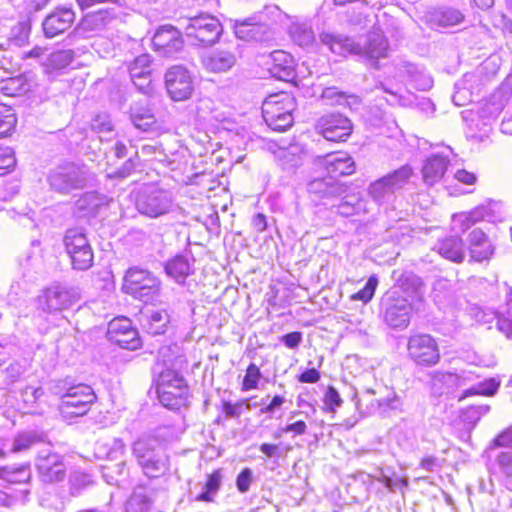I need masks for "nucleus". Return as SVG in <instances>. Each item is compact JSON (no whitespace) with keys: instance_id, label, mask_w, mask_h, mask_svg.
<instances>
[{"instance_id":"cd10ccee","label":"nucleus","mask_w":512,"mask_h":512,"mask_svg":"<svg viewBox=\"0 0 512 512\" xmlns=\"http://www.w3.org/2000/svg\"><path fill=\"white\" fill-rule=\"evenodd\" d=\"M319 38L321 43L327 46L331 52L341 56L356 55V50L359 49L358 43L353 39L340 34L322 32Z\"/></svg>"},{"instance_id":"b1692460","label":"nucleus","mask_w":512,"mask_h":512,"mask_svg":"<svg viewBox=\"0 0 512 512\" xmlns=\"http://www.w3.org/2000/svg\"><path fill=\"white\" fill-rule=\"evenodd\" d=\"M468 242L471 259L476 262L488 260L494 254L495 246L480 228H475L469 233Z\"/></svg>"},{"instance_id":"3c124183","label":"nucleus","mask_w":512,"mask_h":512,"mask_svg":"<svg viewBox=\"0 0 512 512\" xmlns=\"http://www.w3.org/2000/svg\"><path fill=\"white\" fill-rule=\"evenodd\" d=\"M30 32H31V25H30L29 21L18 22L15 26L12 27L10 34H9V40L15 46L21 47L28 42Z\"/></svg>"},{"instance_id":"bb28decb","label":"nucleus","mask_w":512,"mask_h":512,"mask_svg":"<svg viewBox=\"0 0 512 512\" xmlns=\"http://www.w3.org/2000/svg\"><path fill=\"white\" fill-rule=\"evenodd\" d=\"M434 250L445 259L455 263H461L465 258L463 240L455 235L439 239L434 246Z\"/></svg>"},{"instance_id":"7c9ffc66","label":"nucleus","mask_w":512,"mask_h":512,"mask_svg":"<svg viewBox=\"0 0 512 512\" xmlns=\"http://www.w3.org/2000/svg\"><path fill=\"white\" fill-rule=\"evenodd\" d=\"M273 63L269 68L271 75L282 81H290L295 77V68L292 57L284 51H274Z\"/></svg>"},{"instance_id":"69168bd1","label":"nucleus","mask_w":512,"mask_h":512,"mask_svg":"<svg viewBox=\"0 0 512 512\" xmlns=\"http://www.w3.org/2000/svg\"><path fill=\"white\" fill-rule=\"evenodd\" d=\"M140 159L138 151H134L133 154L128 156V159L115 171V176L120 178H126L131 175L139 165Z\"/></svg>"},{"instance_id":"393cba45","label":"nucleus","mask_w":512,"mask_h":512,"mask_svg":"<svg viewBox=\"0 0 512 512\" xmlns=\"http://www.w3.org/2000/svg\"><path fill=\"white\" fill-rule=\"evenodd\" d=\"M324 165L330 177L351 175L355 172V163L351 156L343 152L331 153L325 156Z\"/></svg>"},{"instance_id":"680f3d73","label":"nucleus","mask_w":512,"mask_h":512,"mask_svg":"<svg viewBox=\"0 0 512 512\" xmlns=\"http://www.w3.org/2000/svg\"><path fill=\"white\" fill-rule=\"evenodd\" d=\"M361 209L360 199L353 195L345 197L338 205L337 212L342 216H351L359 212Z\"/></svg>"},{"instance_id":"f704fd0d","label":"nucleus","mask_w":512,"mask_h":512,"mask_svg":"<svg viewBox=\"0 0 512 512\" xmlns=\"http://www.w3.org/2000/svg\"><path fill=\"white\" fill-rule=\"evenodd\" d=\"M130 119L134 127L141 131H149L156 124V117L152 110L138 103L131 106Z\"/></svg>"},{"instance_id":"79ce46f5","label":"nucleus","mask_w":512,"mask_h":512,"mask_svg":"<svg viewBox=\"0 0 512 512\" xmlns=\"http://www.w3.org/2000/svg\"><path fill=\"white\" fill-rule=\"evenodd\" d=\"M411 232L412 229L407 223L398 220L386 228L384 239L397 244L407 243L411 238Z\"/></svg>"},{"instance_id":"9b49d317","label":"nucleus","mask_w":512,"mask_h":512,"mask_svg":"<svg viewBox=\"0 0 512 512\" xmlns=\"http://www.w3.org/2000/svg\"><path fill=\"white\" fill-rule=\"evenodd\" d=\"M79 299V295L73 287L54 284L46 288L39 296V304L45 312H57L72 306Z\"/></svg>"},{"instance_id":"dca6fc26","label":"nucleus","mask_w":512,"mask_h":512,"mask_svg":"<svg viewBox=\"0 0 512 512\" xmlns=\"http://www.w3.org/2000/svg\"><path fill=\"white\" fill-rule=\"evenodd\" d=\"M107 335L110 341L123 349L136 350L142 345L138 330L128 318L112 320L108 325Z\"/></svg>"},{"instance_id":"4c0bfd02","label":"nucleus","mask_w":512,"mask_h":512,"mask_svg":"<svg viewBox=\"0 0 512 512\" xmlns=\"http://www.w3.org/2000/svg\"><path fill=\"white\" fill-rule=\"evenodd\" d=\"M65 251L68 255L90 249L91 245L81 228H70L64 235Z\"/></svg>"},{"instance_id":"a878e982","label":"nucleus","mask_w":512,"mask_h":512,"mask_svg":"<svg viewBox=\"0 0 512 512\" xmlns=\"http://www.w3.org/2000/svg\"><path fill=\"white\" fill-rule=\"evenodd\" d=\"M403 402L395 392H389L386 397L379 398L376 403L369 402L365 405L364 414L372 415L379 413L382 417H390L402 412Z\"/></svg>"},{"instance_id":"39448f33","label":"nucleus","mask_w":512,"mask_h":512,"mask_svg":"<svg viewBox=\"0 0 512 512\" xmlns=\"http://www.w3.org/2000/svg\"><path fill=\"white\" fill-rule=\"evenodd\" d=\"M413 175V169L409 165H403L391 173L373 181L368 187L369 196L377 204H389L396 199Z\"/></svg>"},{"instance_id":"f03ea898","label":"nucleus","mask_w":512,"mask_h":512,"mask_svg":"<svg viewBox=\"0 0 512 512\" xmlns=\"http://www.w3.org/2000/svg\"><path fill=\"white\" fill-rule=\"evenodd\" d=\"M159 402L166 408L177 410L187 405L189 388L185 378L176 370L162 369L156 379Z\"/></svg>"},{"instance_id":"49530a36","label":"nucleus","mask_w":512,"mask_h":512,"mask_svg":"<svg viewBox=\"0 0 512 512\" xmlns=\"http://www.w3.org/2000/svg\"><path fill=\"white\" fill-rule=\"evenodd\" d=\"M266 124L275 131H285L287 128L292 126L293 124V115L292 112H282V114H277L275 116V112L267 106L266 111Z\"/></svg>"},{"instance_id":"338daca9","label":"nucleus","mask_w":512,"mask_h":512,"mask_svg":"<svg viewBox=\"0 0 512 512\" xmlns=\"http://www.w3.org/2000/svg\"><path fill=\"white\" fill-rule=\"evenodd\" d=\"M377 392L374 389H365L361 392V394H358L357 392L353 393L352 400L355 402L356 409L359 411V413L363 416H366L364 414L365 405L369 402L376 403L377 399H373L372 396L375 395Z\"/></svg>"},{"instance_id":"7ed1b4c3","label":"nucleus","mask_w":512,"mask_h":512,"mask_svg":"<svg viewBox=\"0 0 512 512\" xmlns=\"http://www.w3.org/2000/svg\"><path fill=\"white\" fill-rule=\"evenodd\" d=\"M184 34L190 45L207 48L219 42L223 34V26L216 16L200 12L187 19Z\"/></svg>"},{"instance_id":"4d7b16f0","label":"nucleus","mask_w":512,"mask_h":512,"mask_svg":"<svg viewBox=\"0 0 512 512\" xmlns=\"http://www.w3.org/2000/svg\"><path fill=\"white\" fill-rule=\"evenodd\" d=\"M261 377L262 373L259 367L254 363H250L246 369V374L242 382V391L257 389Z\"/></svg>"},{"instance_id":"774afa93","label":"nucleus","mask_w":512,"mask_h":512,"mask_svg":"<svg viewBox=\"0 0 512 512\" xmlns=\"http://www.w3.org/2000/svg\"><path fill=\"white\" fill-rule=\"evenodd\" d=\"M113 127L111 117L106 113L97 114L91 121L92 130L99 133L111 132Z\"/></svg>"},{"instance_id":"412c9836","label":"nucleus","mask_w":512,"mask_h":512,"mask_svg":"<svg viewBox=\"0 0 512 512\" xmlns=\"http://www.w3.org/2000/svg\"><path fill=\"white\" fill-rule=\"evenodd\" d=\"M233 29L236 37L244 41L260 42L270 38L269 27L257 21L255 17L235 20Z\"/></svg>"},{"instance_id":"e433bc0d","label":"nucleus","mask_w":512,"mask_h":512,"mask_svg":"<svg viewBox=\"0 0 512 512\" xmlns=\"http://www.w3.org/2000/svg\"><path fill=\"white\" fill-rule=\"evenodd\" d=\"M303 148L292 144L287 148H280L277 153L278 161L283 170L294 171L302 165Z\"/></svg>"},{"instance_id":"09e8293b","label":"nucleus","mask_w":512,"mask_h":512,"mask_svg":"<svg viewBox=\"0 0 512 512\" xmlns=\"http://www.w3.org/2000/svg\"><path fill=\"white\" fill-rule=\"evenodd\" d=\"M98 453L110 460H118L125 453V443L121 438H113L110 442L98 446Z\"/></svg>"},{"instance_id":"c9c22d12","label":"nucleus","mask_w":512,"mask_h":512,"mask_svg":"<svg viewBox=\"0 0 512 512\" xmlns=\"http://www.w3.org/2000/svg\"><path fill=\"white\" fill-rule=\"evenodd\" d=\"M30 83L24 74L7 77L0 80V93L4 96L17 97L30 90Z\"/></svg>"},{"instance_id":"4468645a","label":"nucleus","mask_w":512,"mask_h":512,"mask_svg":"<svg viewBox=\"0 0 512 512\" xmlns=\"http://www.w3.org/2000/svg\"><path fill=\"white\" fill-rule=\"evenodd\" d=\"M165 87L173 101H185L193 92L190 72L182 65H174L165 73Z\"/></svg>"},{"instance_id":"5fc2aeb1","label":"nucleus","mask_w":512,"mask_h":512,"mask_svg":"<svg viewBox=\"0 0 512 512\" xmlns=\"http://www.w3.org/2000/svg\"><path fill=\"white\" fill-rule=\"evenodd\" d=\"M74 379L66 377L64 379L51 380L48 384V390L51 394L58 396L60 401L67 395L75 385Z\"/></svg>"},{"instance_id":"0e129e2a","label":"nucleus","mask_w":512,"mask_h":512,"mask_svg":"<svg viewBox=\"0 0 512 512\" xmlns=\"http://www.w3.org/2000/svg\"><path fill=\"white\" fill-rule=\"evenodd\" d=\"M499 471L506 477H512V450H501L495 455Z\"/></svg>"},{"instance_id":"2f4dec72","label":"nucleus","mask_w":512,"mask_h":512,"mask_svg":"<svg viewBox=\"0 0 512 512\" xmlns=\"http://www.w3.org/2000/svg\"><path fill=\"white\" fill-rule=\"evenodd\" d=\"M292 41L299 47L312 50L316 46V37L308 22H293L289 27Z\"/></svg>"},{"instance_id":"423d86ee","label":"nucleus","mask_w":512,"mask_h":512,"mask_svg":"<svg viewBox=\"0 0 512 512\" xmlns=\"http://www.w3.org/2000/svg\"><path fill=\"white\" fill-rule=\"evenodd\" d=\"M160 280L148 270L133 267L127 270L123 291L133 298L148 303L160 292Z\"/></svg>"},{"instance_id":"e2e57ef3","label":"nucleus","mask_w":512,"mask_h":512,"mask_svg":"<svg viewBox=\"0 0 512 512\" xmlns=\"http://www.w3.org/2000/svg\"><path fill=\"white\" fill-rule=\"evenodd\" d=\"M498 448L512 450V425L500 432L489 444L488 450L494 451Z\"/></svg>"},{"instance_id":"aec40b11","label":"nucleus","mask_w":512,"mask_h":512,"mask_svg":"<svg viewBox=\"0 0 512 512\" xmlns=\"http://www.w3.org/2000/svg\"><path fill=\"white\" fill-rule=\"evenodd\" d=\"M358 47L356 55L367 59L375 69H379L378 60L386 57L388 50L384 35L379 31H371L363 44L358 43Z\"/></svg>"},{"instance_id":"8fccbe9b","label":"nucleus","mask_w":512,"mask_h":512,"mask_svg":"<svg viewBox=\"0 0 512 512\" xmlns=\"http://www.w3.org/2000/svg\"><path fill=\"white\" fill-rule=\"evenodd\" d=\"M17 123L16 114L11 106L0 104V138L10 133Z\"/></svg>"},{"instance_id":"0eeeda50","label":"nucleus","mask_w":512,"mask_h":512,"mask_svg":"<svg viewBox=\"0 0 512 512\" xmlns=\"http://www.w3.org/2000/svg\"><path fill=\"white\" fill-rule=\"evenodd\" d=\"M379 314L393 329H403L409 325L412 305L398 291H387L380 300Z\"/></svg>"},{"instance_id":"c03bdc74","label":"nucleus","mask_w":512,"mask_h":512,"mask_svg":"<svg viewBox=\"0 0 512 512\" xmlns=\"http://www.w3.org/2000/svg\"><path fill=\"white\" fill-rule=\"evenodd\" d=\"M45 439L44 433L37 431H26L19 433L13 441L12 452H22L28 450L33 445L43 442Z\"/></svg>"},{"instance_id":"bf43d9fd","label":"nucleus","mask_w":512,"mask_h":512,"mask_svg":"<svg viewBox=\"0 0 512 512\" xmlns=\"http://www.w3.org/2000/svg\"><path fill=\"white\" fill-rule=\"evenodd\" d=\"M378 285V278L375 275H372L368 278L365 286L355 293L351 298L356 301H362L363 303H368L373 298L376 288Z\"/></svg>"},{"instance_id":"13d9d810","label":"nucleus","mask_w":512,"mask_h":512,"mask_svg":"<svg viewBox=\"0 0 512 512\" xmlns=\"http://www.w3.org/2000/svg\"><path fill=\"white\" fill-rule=\"evenodd\" d=\"M506 313L507 316L503 314L497 316L496 326L507 338H512V290L510 291V298L507 300Z\"/></svg>"},{"instance_id":"c85d7f7f","label":"nucleus","mask_w":512,"mask_h":512,"mask_svg":"<svg viewBox=\"0 0 512 512\" xmlns=\"http://www.w3.org/2000/svg\"><path fill=\"white\" fill-rule=\"evenodd\" d=\"M449 164V159L439 154L428 157L423 165V180L428 185H433L442 179Z\"/></svg>"},{"instance_id":"2eb2a0df","label":"nucleus","mask_w":512,"mask_h":512,"mask_svg":"<svg viewBox=\"0 0 512 512\" xmlns=\"http://www.w3.org/2000/svg\"><path fill=\"white\" fill-rule=\"evenodd\" d=\"M319 133L328 141H346L353 130L352 121L341 113H329L317 122Z\"/></svg>"},{"instance_id":"ddd939ff","label":"nucleus","mask_w":512,"mask_h":512,"mask_svg":"<svg viewBox=\"0 0 512 512\" xmlns=\"http://www.w3.org/2000/svg\"><path fill=\"white\" fill-rule=\"evenodd\" d=\"M152 44L159 56L172 58L183 50V34L173 25H162L155 31Z\"/></svg>"},{"instance_id":"6ab92c4d","label":"nucleus","mask_w":512,"mask_h":512,"mask_svg":"<svg viewBox=\"0 0 512 512\" xmlns=\"http://www.w3.org/2000/svg\"><path fill=\"white\" fill-rule=\"evenodd\" d=\"M171 325V312L166 307L147 308L141 314L142 329L151 336L164 335Z\"/></svg>"},{"instance_id":"f257e3e1","label":"nucleus","mask_w":512,"mask_h":512,"mask_svg":"<svg viewBox=\"0 0 512 512\" xmlns=\"http://www.w3.org/2000/svg\"><path fill=\"white\" fill-rule=\"evenodd\" d=\"M132 454L149 478L160 477L169 469V457L156 439L139 438L132 444Z\"/></svg>"},{"instance_id":"a18cd8bd","label":"nucleus","mask_w":512,"mask_h":512,"mask_svg":"<svg viewBox=\"0 0 512 512\" xmlns=\"http://www.w3.org/2000/svg\"><path fill=\"white\" fill-rule=\"evenodd\" d=\"M222 475L219 470L208 475L207 481L203 485L202 492L196 496V501L212 502L221 485Z\"/></svg>"},{"instance_id":"58836bf2","label":"nucleus","mask_w":512,"mask_h":512,"mask_svg":"<svg viewBox=\"0 0 512 512\" xmlns=\"http://www.w3.org/2000/svg\"><path fill=\"white\" fill-rule=\"evenodd\" d=\"M165 272L178 283L185 281L191 272V262L184 255H177L165 264Z\"/></svg>"},{"instance_id":"de8ad7c7","label":"nucleus","mask_w":512,"mask_h":512,"mask_svg":"<svg viewBox=\"0 0 512 512\" xmlns=\"http://www.w3.org/2000/svg\"><path fill=\"white\" fill-rule=\"evenodd\" d=\"M490 411L489 405H471L461 412L462 421L470 427L474 428L482 416Z\"/></svg>"},{"instance_id":"4be33fe9","label":"nucleus","mask_w":512,"mask_h":512,"mask_svg":"<svg viewBox=\"0 0 512 512\" xmlns=\"http://www.w3.org/2000/svg\"><path fill=\"white\" fill-rule=\"evenodd\" d=\"M308 193L315 199H330L341 196L346 188L333 177L325 176L312 179L307 184Z\"/></svg>"},{"instance_id":"6e6d98bb","label":"nucleus","mask_w":512,"mask_h":512,"mask_svg":"<svg viewBox=\"0 0 512 512\" xmlns=\"http://www.w3.org/2000/svg\"><path fill=\"white\" fill-rule=\"evenodd\" d=\"M150 63L151 59L148 54H141L136 57L128 67L130 77H139L142 74L151 73Z\"/></svg>"},{"instance_id":"5701e85b","label":"nucleus","mask_w":512,"mask_h":512,"mask_svg":"<svg viewBox=\"0 0 512 512\" xmlns=\"http://www.w3.org/2000/svg\"><path fill=\"white\" fill-rule=\"evenodd\" d=\"M237 62L234 52L226 49L212 50L201 58L202 66L212 73H224L229 71Z\"/></svg>"},{"instance_id":"f3484780","label":"nucleus","mask_w":512,"mask_h":512,"mask_svg":"<svg viewBox=\"0 0 512 512\" xmlns=\"http://www.w3.org/2000/svg\"><path fill=\"white\" fill-rule=\"evenodd\" d=\"M117 17L115 8H105L86 14L74 32L82 36L97 34L105 30Z\"/></svg>"},{"instance_id":"9d476101","label":"nucleus","mask_w":512,"mask_h":512,"mask_svg":"<svg viewBox=\"0 0 512 512\" xmlns=\"http://www.w3.org/2000/svg\"><path fill=\"white\" fill-rule=\"evenodd\" d=\"M407 350L409 357L421 366H432L440 360L438 344L428 334L411 336L408 340Z\"/></svg>"},{"instance_id":"37998d69","label":"nucleus","mask_w":512,"mask_h":512,"mask_svg":"<svg viewBox=\"0 0 512 512\" xmlns=\"http://www.w3.org/2000/svg\"><path fill=\"white\" fill-rule=\"evenodd\" d=\"M499 386L500 382L496 381L494 378L486 379L464 390L462 394L458 397V400L462 401L463 399L473 395L492 396L496 394V392L499 389Z\"/></svg>"},{"instance_id":"72a5a7b5","label":"nucleus","mask_w":512,"mask_h":512,"mask_svg":"<svg viewBox=\"0 0 512 512\" xmlns=\"http://www.w3.org/2000/svg\"><path fill=\"white\" fill-rule=\"evenodd\" d=\"M463 14L454 8H441L431 13L429 21L434 28H449L461 23Z\"/></svg>"},{"instance_id":"ea45409f","label":"nucleus","mask_w":512,"mask_h":512,"mask_svg":"<svg viewBox=\"0 0 512 512\" xmlns=\"http://www.w3.org/2000/svg\"><path fill=\"white\" fill-rule=\"evenodd\" d=\"M0 479L11 484H27L31 479L29 466H3L0 467Z\"/></svg>"},{"instance_id":"473e14b6","label":"nucleus","mask_w":512,"mask_h":512,"mask_svg":"<svg viewBox=\"0 0 512 512\" xmlns=\"http://www.w3.org/2000/svg\"><path fill=\"white\" fill-rule=\"evenodd\" d=\"M268 105L269 108L275 112V116L277 114H282V112L285 111L293 112L295 109L294 98L290 94L286 92H280L270 95L264 100L262 104V114L264 120H266V111Z\"/></svg>"},{"instance_id":"f8f14e48","label":"nucleus","mask_w":512,"mask_h":512,"mask_svg":"<svg viewBox=\"0 0 512 512\" xmlns=\"http://www.w3.org/2000/svg\"><path fill=\"white\" fill-rule=\"evenodd\" d=\"M35 466L40 479L45 483L60 482L66 476V465L63 456L49 448L38 452Z\"/></svg>"},{"instance_id":"603ef678","label":"nucleus","mask_w":512,"mask_h":512,"mask_svg":"<svg viewBox=\"0 0 512 512\" xmlns=\"http://www.w3.org/2000/svg\"><path fill=\"white\" fill-rule=\"evenodd\" d=\"M68 256L74 270L86 271L93 265L94 254L92 248Z\"/></svg>"},{"instance_id":"1a4fd4ad","label":"nucleus","mask_w":512,"mask_h":512,"mask_svg":"<svg viewBox=\"0 0 512 512\" xmlns=\"http://www.w3.org/2000/svg\"><path fill=\"white\" fill-rule=\"evenodd\" d=\"M58 405L60 415L65 420H72L84 416L91 409L97 397L91 386L76 383Z\"/></svg>"},{"instance_id":"052dcab7","label":"nucleus","mask_w":512,"mask_h":512,"mask_svg":"<svg viewBox=\"0 0 512 512\" xmlns=\"http://www.w3.org/2000/svg\"><path fill=\"white\" fill-rule=\"evenodd\" d=\"M474 374L462 371L461 373H443L439 376V380L449 385L462 387L473 380Z\"/></svg>"},{"instance_id":"c756f323","label":"nucleus","mask_w":512,"mask_h":512,"mask_svg":"<svg viewBox=\"0 0 512 512\" xmlns=\"http://www.w3.org/2000/svg\"><path fill=\"white\" fill-rule=\"evenodd\" d=\"M106 204L105 196L97 192H87L75 202V212L78 217H95Z\"/></svg>"},{"instance_id":"6e6552de","label":"nucleus","mask_w":512,"mask_h":512,"mask_svg":"<svg viewBox=\"0 0 512 512\" xmlns=\"http://www.w3.org/2000/svg\"><path fill=\"white\" fill-rule=\"evenodd\" d=\"M172 205L170 193L154 186L143 187L135 195L137 211L150 218H158L169 213Z\"/></svg>"},{"instance_id":"a211bd4d","label":"nucleus","mask_w":512,"mask_h":512,"mask_svg":"<svg viewBox=\"0 0 512 512\" xmlns=\"http://www.w3.org/2000/svg\"><path fill=\"white\" fill-rule=\"evenodd\" d=\"M75 12L69 7L56 8L48 14L43 22L42 29L46 38H54L67 31L75 21Z\"/></svg>"},{"instance_id":"20e7f679","label":"nucleus","mask_w":512,"mask_h":512,"mask_svg":"<svg viewBox=\"0 0 512 512\" xmlns=\"http://www.w3.org/2000/svg\"><path fill=\"white\" fill-rule=\"evenodd\" d=\"M89 180V171L85 166L73 162L62 163L50 169L47 175L50 190L61 195L86 188Z\"/></svg>"},{"instance_id":"a19ab883","label":"nucleus","mask_w":512,"mask_h":512,"mask_svg":"<svg viewBox=\"0 0 512 512\" xmlns=\"http://www.w3.org/2000/svg\"><path fill=\"white\" fill-rule=\"evenodd\" d=\"M153 503L151 494L142 487L134 490L126 503L127 512H147Z\"/></svg>"},{"instance_id":"864d4df0","label":"nucleus","mask_w":512,"mask_h":512,"mask_svg":"<svg viewBox=\"0 0 512 512\" xmlns=\"http://www.w3.org/2000/svg\"><path fill=\"white\" fill-rule=\"evenodd\" d=\"M472 76L465 75L464 79L455 84V93L452 96V101L456 106H464L472 101V93L467 87V83Z\"/></svg>"}]
</instances>
